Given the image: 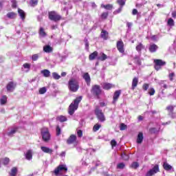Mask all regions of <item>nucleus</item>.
Returning a JSON list of instances; mask_svg holds the SVG:
<instances>
[{"label": "nucleus", "instance_id": "1", "mask_svg": "<svg viewBox=\"0 0 176 176\" xmlns=\"http://www.w3.org/2000/svg\"><path fill=\"white\" fill-rule=\"evenodd\" d=\"M68 89L73 93H76L79 90V80L77 78H72L68 82Z\"/></svg>", "mask_w": 176, "mask_h": 176}, {"label": "nucleus", "instance_id": "2", "mask_svg": "<svg viewBox=\"0 0 176 176\" xmlns=\"http://www.w3.org/2000/svg\"><path fill=\"white\" fill-rule=\"evenodd\" d=\"M80 101H82V96L76 98L74 102L71 103L69 107V114L72 116L74 113H75V111L78 109L79 107V102H80Z\"/></svg>", "mask_w": 176, "mask_h": 176}, {"label": "nucleus", "instance_id": "3", "mask_svg": "<svg viewBox=\"0 0 176 176\" xmlns=\"http://www.w3.org/2000/svg\"><path fill=\"white\" fill-rule=\"evenodd\" d=\"M41 135L44 142H49L50 141L51 135L47 128H43L41 129Z\"/></svg>", "mask_w": 176, "mask_h": 176}, {"label": "nucleus", "instance_id": "4", "mask_svg": "<svg viewBox=\"0 0 176 176\" xmlns=\"http://www.w3.org/2000/svg\"><path fill=\"white\" fill-rule=\"evenodd\" d=\"M91 93L96 98H100V96H101V93H102L101 87L97 85L92 86V88L91 89Z\"/></svg>", "mask_w": 176, "mask_h": 176}, {"label": "nucleus", "instance_id": "5", "mask_svg": "<svg viewBox=\"0 0 176 176\" xmlns=\"http://www.w3.org/2000/svg\"><path fill=\"white\" fill-rule=\"evenodd\" d=\"M95 114L100 122H105V116H104V113H102V110L100 109V107L96 108Z\"/></svg>", "mask_w": 176, "mask_h": 176}, {"label": "nucleus", "instance_id": "6", "mask_svg": "<svg viewBox=\"0 0 176 176\" xmlns=\"http://www.w3.org/2000/svg\"><path fill=\"white\" fill-rule=\"evenodd\" d=\"M61 171H68V168L67 167V165L65 164H60L59 165L54 171L55 175H60L61 174Z\"/></svg>", "mask_w": 176, "mask_h": 176}, {"label": "nucleus", "instance_id": "7", "mask_svg": "<svg viewBox=\"0 0 176 176\" xmlns=\"http://www.w3.org/2000/svg\"><path fill=\"white\" fill-rule=\"evenodd\" d=\"M49 19L52 21H58L61 19V16L57 14L56 12L52 11L49 12Z\"/></svg>", "mask_w": 176, "mask_h": 176}, {"label": "nucleus", "instance_id": "8", "mask_svg": "<svg viewBox=\"0 0 176 176\" xmlns=\"http://www.w3.org/2000/svg\"><path fill=\"white\" fill-rule=\"evenodd\" d=\"M159 165L156 164L154 166V167L149 170L146 173V176H153L155 174H157L159 173Z\"/></svg>", "mask_w": 176, "mask_h": 176}, {"label": "nucleus", "instance_id": "9", "mask_svg": "<svg viewBox=\"0 0 176 176\" xmlns=\"http://www.w3.org/2000/svg\"><path fill=\"white\" fill-rule=\"evenodd\" d=\"M16 86H17V83L10 81L8 83L6 86V89L8 91H10V93L14 91V89H16Z\"/></svg>", "mask_w": 176, "mask_h": 176}, {"label": "nucleus", "instance_id": "10", "mask_svg": "<svg viewBox=\"0 0 176 176\" xmlns=\"http://www.w3.org/2000/svg\"><path fill=\"white\" fill-rule=\"evenodd\" d=\"M117 49L120 53H124V43H123L122 41L117 42Z\"/></svg>", "mask_w": 176, "mask_h": 176}, {"label": "nucleus", "instance_id": "11", "mask_svg": "<svg viewBox=\"0 0 176 176\" xmlns=\"http://www.w3.org/2000/svg\"><path fill=\"white\" fill-rule=\"evenodd\" d=\"M41 149L44 153H48L49 155H52L53 153V149L47 146H41Z\"/></svg>", "mask_w": 176, "mask_h": 176}, {"label": "nucleus", "instance_id": "12", "mask_svg": "<svg viewBox=\"0 0 176 176\" xmlns=\"http://www.w3.org/2000/svg\"><path fill=\"white\" fill-rule=\"evenodd\" d=\"M82 78L85 80L87 86H90V82H91V79L90 78V75L89 73H85L82 76Z\"/></svg>", "mask_w": 176, "mask_h": 176}, {"label": "nucleus", "instance_id": "13", "mask_svg": "<svg viewBox=\"0 0 176 176\" xmlns=\"http://www.w3.org/2000/svg\"><path fill=\"white\" fill-rule=\"evenodd\" d=\"M159 47L156 44H150L148 50L151 53H155L157 51Z\"/></svg>", "mask_w": 176, "mask_h": 176}, {"label": "nucleus", "instance_id": "14", "mask_svg": "<svg viewBox=\"0 0 176 176\" xmlns=\"http://www.w3.org/2000/svg\"><path fill=\"white\" fill-rule=\"evenodd\" d=\"M107 58H108V56L103 52H100L97 57V60H99V61H105Z\"/></svg>", "mask_w": 176, "mask_h": 176}, {"label": "nucleus", "instance_id": "15", "mask_svg": "<svg viewBox=\"0 0 176 176\" xmlns=\"http://www.w3.org/2000/svg\"><path fill=\"white\" fill-rule=\"evenodd\" d=\"M76 141V135H72L69 136V138L67 140V144L69 145H71V144H74Z\"/></svg>", "mask_w": 176, "mask_h": 176}, {"label": "nucleus", "instance_id": "16", "mask_svg": "<svg viewBox=\"0 0 176 176\" xmlns=\"http://www.w3.org/2000/svg\"><path fill=\"white\" fill-rule=\"evenodd\" d=\"M120 90L116 91L113 97V104L118 101V99L120 97Z\"/></svg>", "mask_w": 176, "mask_h": 176}, {"label": "nucleus", "instance_id": "17", "mask_svg": "<svg viewBox=\"0 0 176 176\" xmlns=\"http://www.w3.org/2000/svg\"><path fill=\"white\" fill-rule=\"evenodd\" d=\"M25 157L26 160H32V150H28L25 153Z\"/></svg>", "mask_w": 176, "mask_h": 176}, {"label": "nucleus", "instance_id": "18", "mask_svg": "<svg viewBox=\"0 0 176 176\" xmlns=\"http://www.w3.org/2000/svg\"><path fill=\"white\" fill-rule=\"evenodd\" d=\"M163 167L166 170V171H171V170L172 171H174V168H173V166L168 164V163L167 162H164Z\"/></svg>", "mask_w": 176, "mask_h": 176}, {"label": "nucleus", "instance_id": "19", "mask_svg": "<svg viewBox=\"0 0 176 176\" xmlns=\"http://www.w3.org/2000/svg\"><path fill=\"white\" fill-rule=\"evenodd\" d=\"M138 85V78L134 77L132 80L131 89L134 90L135 89V87H137Z\"/></svg>", "mask_w": 176, "mask_h": 176}, {"label": "nucleus", "instance_id": "20", "mask_svg": "<svg viewBox=\"0 0 176 176\" xmlns=\"http://www.w3.org/2000/svg\"><path fill=\"white\" fill-rule=\"evenodd\" d=\"M97 57H98V52L95 51L89 56V60H90V61H93V60H95Z\"/></svg>", "mask_w": 176, "mask_h": 176}, {"label": "nucleus", "instance_id": "21", "mask_svg": "<svg viewBox=\"0 0 176 176\" xmlns=\"http://www.w3.org/2000/svg\"><path fill=\"white\" fill-rule=\"evenodd\" d=\"M18 13H19V15L20 16V18L21 19V20L23 21H24V20H25V12H24V10L19 8Z\"/></svg>", "mask_w": 176, "mask_h": 176}, {"label": "nucleus", "instance_id": "22", "mask_svg": "<svg viewBox=\"0 0 176 176\" xmlns=\"http://www.w3.org/2000/svg\"><path fill=\"white\" fill-rule=\"evenodd\" d=\"M142 141H144V134L142 132H140L138 135L137 142L138 144H142Z\"/></svg>", "mask_w": 176, "mask_h": 176}, {"label": "nucleus", "instance_id": "23", "mask_svg": "<svg viewBox=\"0 0 176 176\" xmlns=\"http://www.w3.org/2000/svg\"><path fill=\"white\" fill-rule=\"evenodd\" d=\"M16 131H17V127H14L7 133V135H8V137H13V135L16 134Z\"/></svg>", "mask_w": 176, "mask_h": 176}, {"label": "nucleus", "instance_id": "24", "mask_svg": "<svg viewBox=\"0 0 176 176\" xmlns=\"http://www.w3.org/2000/svg\"><path fill=\"white\" fill-rule=\"evenodd\" d=\"M136 50L138 53L141 54V50H144L145 49V46L141 43H139L136 46Z\"/></svg>", "mask_w": 176, "mask_h": 176}, {"label": "nucleus", "instance_id": "25", "mask_svg": "<svg viewBox=\"0 0 176 176\" xmlns=\"http://www.w3.org/2000/svg\"><path fill=\"white\" fill-rule=\"evenodd\" d=\"M43 51L45 53H52V52H53V47H52L50 45H45L43 47Z\"/></svg>", "mask_w": 176, "mask_h": 176}, {"label": "nucleus", "instance_id": "26", "mask_svg": "<svg viewBox=\"0 0 176 176\" xmlns=\"http://www.w3.org/2000/svg\"><path fill=\"white\" fill-rule=\"evenodd\" d=\"M154 63L157 65H160V67H163V65H166V62L163 61L162 60L160 59H156L154 60Z\"/></svg>", "mask_w": 176, "mask_h": 176}, {"label": "nucleus", "instance_id": "27", "mask_svg": "<svg viewBox=\"0 0 176 176\" xmlns=\"http://www.w3.org/2000/svg\"><path fill=\"white\" fill-rule=\"evenodd\" d=\"M100 36L102 38V39L107 41L108 39V32L106 30H102Z\"/></svg>", "mask_w": 176, "mask_h": 176}, {"label": "nucleus", "instance_id": "28", "mask_svg": "<svg viewBox=\"0 0 176 176\" xmlns=\"http://www.w3.org/2000/svg\"><path fill=\"white\" fill-rule=\"evenodd\" d=\"M8 102V96H3L1 98H0V104L1 105H5Z\"/></svg>", "mask_w": 176, "mask_h": 176}, {"label": "nucleus", "instance_id": "29", "mask_svg": "<svg viewBox=\"0 0 176 176\" xmlns=\"http://www.w3.org/2000/svg\"><path fill=\"white\" fill-rule=\"evenodd\" d=\"M41 72L45 78H49V76H50V71L47 69L41 70Z\"/></svg>", "mask_w": 176, "mask_h": 176}, {"label": "nucleus", "instance_id": "30", "mask_svg": "<svg viewBox=\"0 0 176 176\" xmlns=\"http://www.w3.org/2000/svg\"><path fill=\"white\" fill-rule=\"evenodd\" d=\"M23 67L25 69V72H30V69H31V64L24 63Z\"/></svg>", "mask_w": 176, "mask_h": 176}, {"label": "nucleus", "instance_id": "31", "mask_svg": "<svg viewBox=\"0 0 176 176\" xmlns=\"http://www.w3.org/2000/svg\"><path fill=\"white\" fill-rule=\"evenodd\" d=\"M112 87H113V85L111 83H104L103 85V89H104V90H109V89H112Z\"/></svg>", "mask_w": 176, "mask_h": 176}, {"label": "nucleus", "instance_id": "32", "mask_svg": "<svg viewBox=\"0 0 176 176\" xmlns=\"http://www.w3.org/2000/svg\"><path fill=\"white\" fill-rule=\"evenodd\" d=\"M140 56L135 55L133 58V60H135V63L138 64V65H141V59H140Z\"/></svg>", "mask_w": 176, "mask_h": 176}, {"label": "nucleus", "instance_id": "33", "mask_svg": "<svg viewBox=\"0 0 176 176\" xmlns=\"http://www.w3.org/2000/svg\"><path fill=\"white\" fill-rule=\"evenodd\" d=\"M39 35L43 38H45V36H46V32H45V29H43V28H40Z\"/></svg>", "mask_w": 176, "mask_h": 176}, {"label": "nucleus", "instance_id": "34", "mask_svg": "<svg viewBox=\"0 0 176 176\" xmlns=\"http://www.w3.org/2000/svg\"><path fill=\"white\" fill-rule=\"evenodd\" d=\"M101 8H104V9H106L107 10H112V8H113V6L111 5V4H107V5H101Z\"/></svg>", "mask_w": 176, "mask_h": 176}, {"label": "nucleus", "instance_id": "35", "mask_svg": "<svg viewBox=\"0 0 176 176\" xmlns=\"http://www.w3.org/2000/svg\"><path fill=\"white\" fill-rule=\"evenodd\" d=\"M16 14L14 12H8L7 14V17L8 19H16Z\"/></svg>", "mask_w": 176, "mask_h": 176}, {"label": "nucleus", "instance_id": "36", "mask_svg": "<svg viewBox=\"0 0 176 176\" xmlns=\"http://www.w3.org/2000/svg\"><path fill=\"white\" fill-rule=\"evenodd\" d=\"M8 5H9V2L8 1H0V10H2V8H3V6H8Z\"/></svg>", "mask_w": 176, "mask_h": 176}, {"label": "nucleus", "instance_id": "37", "mask_svg": "<svg viewBox=\"0 0 176 176\" xmlns=\"http://www.w3.org/2000/svg\"><path fill=\"white\" fill-rule=\"evenodd\" d=\"M149 133L151 134H156L157 133H159V129H157V128H151L149 129Z\"/></svg>", "mask_w": 176, "mask_h": 176}, {"label": "nucleus", "instance_id": "38", "mask_svg": "<svg viewBox=\"0 0 176 176\" xmlns=\"http://www.w3.org/2000/svg\"><path fill=\"white\" fill-rule=\"evenodd\" d=\"M17 174V168H12L11 170V173H10V175L11 176H15Z\"/></svg>", "mask_w": 176, "mask_h": 176}, {"label": "nucleus", "instance_id": "39", "mask_svg": "<svg viewBox=\"0 0 176 176\" xmlns=\"http://www.w3.org/2000/svg\"><path fill=\"white\" fill-rule=\"evenodd\" d=\"M52 76H53L54 79H55L56 80H58V79H60V78H61V76L59 75L58 74H57L56 72H53Z\"/></svg>", "mask_w": 176, "mask_h": 176}, {"label": "nucleus", "instance_id": "40", "mask_svg": "<svg viewBox=\"0 0 176 176\" xmlns=\"http://www.w3.org/2000/svg\"><path fill=\"white\" fill-rule=\"evenodd\" d=\"M100 129H101V124H96L94 126V128H93V130L94 131H98V130H100Z\"/></svg>", "mask_w": 176, "mask_h": 176}, {"label": "nucleus", "instance_id": "41", "mask_svg": "<svg viewBox=\"0 0 176 176\" xmlns=\"http://www.w3.org/2000/svg\"><path fill=\"white\" fill-rule=\"evenodd\" d=\"M124 167H126V165L123 162L119 163L117 165V168H118L119 170H123V168H124Z\"/></svg>", "mask_w": 176, "mask_h": 176}, {"label": "nucleus", "instance_id": "42", "mask_svg": "<svg viewBox=\"0 0 176 176\" xmlns=\"http://www.w3.org/2000/svg\"><path fill=\"white\" fill-rule=\"evenodd\" d=\"M57 119L59 120V122H67V117L63 116H58Z\"/></svg>", "mask_w": 176, "mask_h": 176}, {"label": "nucleus", "instance_id": "43", "mask_svg": "<svg viewBox=\"0 0 176 176\" xmlns=\"http://www.w3.org/2000/svg\"><path fill=\"white\" fill-rule=\"evenodd\" d=\"M166 110L170 114L173 113L174 112V106H168Z\"/></svg>", "mask_w": 176, "mask_h": 176}, {"label": "nucleus", "instance_id": "44", "mask_svg": "<svg viewBox=\"0 0 176 176\" xmlns=\"http://www.w3.org/2000/svg\"><path fill=\"white\" fill-rule=\"evenodd\" d=\"M174 20L171 18H170L168 20V25H169L170 27H174Z\"/></svg>", "mask_w": 176, "mask_h": 176}, {"label": "nucleus", "instance_id": "45", "mask_svg": "<svg viewBox=\"0 0 176 176\" xmlns=\"http://www.w3.org/2000/svg\"><path fill=\"white\" fill-rule=\"evenodd\" d=\"M131 167L132 168H138L140 167V164L138 162H133L132 164L131 165Z\"/></svg>", "mask_w": 176, "mask_h": 176}, {"label": "nucleus", "instance_id": "46", "mask_svg": "<svg viewBox=\"0 0 176 176\" xmlns=\"http://www.w3.org/2000/svg\"><path fill=\"white\" fill-rule=\"evenodd\" d=\"M117 2L120 6H124L126 5V0H117Z\"/></svg>", "mask_w": 176, "mask_h": 176}, {"label": "nucleus", "instance_id": "47", "mask_svg": "<svg viewBox=\"0 0 176 176\" xmlns=\"http://www.w3.org/2000/svg\"><path fill=\"white\" fill-rule=\"evenodd\" d=\"M39 58V54H35L32 56V61H36Z\"/></svg>", "mask_w": 176, "mask_h": 176}, {"label": "nucleus", "instance_id": "48", "mask_svg": "<svg viewBox=\"0 0 176 176\" xmlns=\"http://www.w3.org/2000/svg\"><path fill=\"white\" fill-rule=\"evenodd\" d=\"M47 91V89H46L45 87H43L39 89V94H45Z\"/></svg>", "mask_w": 176, "mask_h": 176}, {"label": "nucleus", "instance_id": "49", "mask_svg": "<svg viewBox=\"0 0 176 176\" xmlns=\"http://www.w3.org/2000/svg\"><path fill=\"white\" fill-rule=\"evenodd\" d=\"M174 76H175V74L174 72L169 73L168 78L171 82H173V80H174Z\"/></svg>", "mask_w": 176, "mask_h": 176}, {"label": "nucleus", "instance_id": "50", "mask_svg": "<svg viewBox=\"0 0 176 176\" xmlns=\"http://www.w3.org/2000/svg\"><path fill=\"white\" fill-rule=\"evenodd\" d=\"M164 82L166 81L162 80L159 82V85L160 86H161V87H163L164 89H167V85L164 83Z\"/></svg>", "mask_w": 176, "mask_h": 176}, {"label": "nucleus", "instance_id": "51", "mask_svg": "<svg viewBox=\"0 0 176 176\" xmlns=\"http://www.w3.org/2000/svg\"><path fill=\"white\" fill-rule=\"evenodd\" d=\"M155 93V89L154 88H150L148 89V94L149 96H154Z\"/></svg>", "mask_w": 176, "mask_h": 176}, {"label": "nucleus", "instance_id": "52", "mask_svg": "<svg viewBox=\"0 0 176 176\" xmlns=\"http://www.w3.org/2000/svg\"><path fill=\"white\" fill-rule=\"evenodd\" d=\"M9 162H10V160L8 157L3 159V164H4L5 166H6L7 164H9Z\"/></svg>", "mask_w": 176, "mask_h": 176}, {"label": "nucleus", "instance_id": "53", "mask_svg": "<svg viewBox=\"0 0 176 176\" xmlns=\"http://www.w3.org/2000/svg\"><path fill=\"white\" fill-rule=\"evenodd\" d=\"M127 129V125L124 124V123H122L120 126V130L123 131L126 130Z\"/></svg>", "mask_w": 176, "mask_h": 176}, {"label": "nucleus", "instance_id": "54", "mask_svg": "<svg viewBox=\"0 0 176 176\" xmlns=\"http://www.w3.org/2000/svg\"><path fill=\"white\" fill-rule=\"evenodd\" d=\"M77 135L79 138H81V137H83V131L82 130H77Z\"/></svg>", "mask_w": 176, "mask_h": 176}, {"label": "nucleus", "instance_id": "55", "mask_svg": "<svg viewBox=\"0 0 176 176\" xmlns=\"http://www.w3.org/2000/svg\"><path fill=\"white\" fill-rule=\"evenodd\" d=\"M142 89L143 90H144V91H146V90H148V89H149V84H144L142 86Z\"/></svg>", "mask_w": 176, "mask_h": 176}, {"label": "nucleus", "instance_id": "56", "mask_svg": "<svg viewBox=\"0 0 176 176\" xmlns=\"http://www.w3.org/2000/svg\"><path fill=\"white\" fill-rule=\"evenodd\" d=\"M56 135H60V134H61V129L60 128L59 126H56Z\"/></svg>", "mask_w": 176, "mask_h": 176}, {"label": "nucleus", "instance_id": "57", "mask_svg": "<svg viewBox=\"0 0 176 176\" xmlns=\"http://www.w3.org/2000/svg\"><path fill=\"white\" fill-rule=\"evenodd\" d=\"M11 3L12 8H17V2L16 1V0H12Z\"/></svg>", "mask_w": 176, "mask_h": 176}, {"label": "nucleus", "instance_id": "58", "mask_svg": "<svg viewBox=\"0 0 176 176\" xmlns=\"http://www.w3.org/2000/svg\"><path fill=\"white\" fill-rule=\"evenodd\" d=\"M31 5L32 6H36V5H38V0H31Z\"/></svg>", "mask_w": 176, "mask_h": 176}, {"label": "nucleus", "instance_id": "59", "mask_svg": "<svg viewBox=\"0 0 176 176\" xmlns=\"http://www.w3.org/2000/svg\"><path fill=\"white\" fill-rule=\"evenodd\" d=\"M85 49L86 50H89V41H87V38H85Z\"/></svg>", "mask_w": 176, "mask_h": 176}, {"label": "nucleus", "instance_id": "60", "mask_svg": "<svg viewBox=\"0 0 176 176\" xmlns=\"http://www.w3.org/2000/svg\"><path fill=\"white\" fill-rule=\"evenodd\" d=\"M121 157L123 159V160H127L129 159V155L126 154H122Z\"/></svg>", "mask_w": 176, "mask_h": 176}, {"label": "nucleus", "instance_id": "61", "mask_svg": "<svg viewBox=\"0 0 176 176\" xmlns=\"http://www.w3.org/2000/svg\"><path fill=\"white\" fill-rule=\"evenodd\" d=\"M94 164H95L96 167H98V166H101V162L100 161L93 162Z\"/></svg>", "mask_w": 176, "mask_h": 176}, {"label": "nucleus", "instance_id": "62", "mask_svg": "<svg viewBox=\"0 0 176 176\" xmlns=\"http://www.w3.org/2000/svg\"><path fill=\"white\" fill-rule=\"evenodd\" d=\"M111 146H116V145H117L116 140H111Z\"/></svg>", "mask_w": 176, "mask_h": 176}, {"label": "nucleus", "instance_id": "63", "mask_svg": "<svg viewBox=\"0 0 176 176\" xmlns=\"http://www.w3.org/2000/svg\"><path fill=\"white\" fill-rule=\"evenodd\" d=\"M107 17H108V13L107 12H103L102 14V19H107Z\"/></svg>", "mask_w": 176, "mask_h": 176}, {"label": "nucleus", "instance_id": "64", "mask_svg": "<svg viewBox=\"0 0 176 176\" xmlns=\"http://www.w3.org/2000/svg\"><path fill=\"white\" fill-rule=\"evenodd\" d=\"M122 9H123V6H120V8L116 11V13H120Z\"/></svg>", "mask_w": 176, "mask_h": 176}]
</instances>
